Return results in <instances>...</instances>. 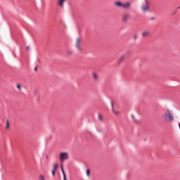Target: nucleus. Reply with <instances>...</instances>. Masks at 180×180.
Returning <instances> with one entry per match:
<instances>
[{
  "label": "nucleus",
  "instance_id": "nucleus-1",
  "mask_svg": "<svg viewBox=\"0 0 180 180\" xmlns=\"http://www.w3.org/2000/svg\"><path fill=\"white\" fill-rule=\"evenodd\" d=\"M163 117L165 119V120L168 119L169 122H174V115H172L169 109H167V113H165V115H163Z\"/></svg>",
  "mask_w": 180,
  "mask_h": 180
},
{
  "label": "nucleus",
  "instance_id": "nucleus-2",
  "mask_svg": "<svg viewBox=\"0 0 180 180\" xmlns=\"http://www.w3.org/2000/svg\"><path fill=\"white\" fill-rule=\"evenodd\" d=\"M59 160L61 162L65 161V160H68V153L65 152L60 153Z\"/></svg>",
  "mask_w": 180,
  "mask_h": 180
},
{
  "label": "nucleus",
  "instance_id": "nucleus-3",
  "mask_svg": "<svg viewBox=\"0 0 180 180\" xmlns=\"http://www.w3.org/2000/svg\"><path fill=\"white\" fill-rule=\"evenodd\" d=\"M145 6H142L141 9L143 12H147L150 9V6H148V1L145 0Z\"/></svg>",
  "mask_w": 180,
  "mask_h": 180
},
{
  "label": "nucleus",
  "instance_id": "nucleus-4",
  "mask_svg": "<svg viewBox=\"0 0 180 180\" xmlns=\"http://www.w3.org/2000/svg\"><path fill=\"white\" fill-rule=\"evenodd\" d=\"M126 57H127V53L122 55L117 61V65H120V64L124 61Z\"/></svg>",
  "mask_w": 180,
  "mask_h": 180
},
{
  "label": "nucleus",
  "instance_id": "nucleus-5",
  "mask_svg": "<svg viewBox=\"0 0 180 180\" xmlns=\"http://www.w3.org/2000/svg\"><path fill=\"white\" fill-rule=\"evenodd\" d=\"M80 44H81V41L79 38H77L76 40L75 47L77 48V49L79 50V51H82V48L79 46Z\"/></svg>",
  "mask_w": 180,
  "mask_h": 180
},
{
  "label": "nucleus",
  "instance_id": "nucleus-6",
  "mask_svg": "<svg viewBox=\"0 0 180 180\" xmlns=\"http://www.w3.org/2000/svg\"><path fill=\"white\" fill-rule=\"evenodd\" d=\"M129 17H130V15H129V13L123 14L122 15V22L126 23V22H127V19H129Z\"/></svg>",
  "mask_w": 180,
  "mask_h": 180
},
{
  "label": "nucleus",
  "instance_id": "nucleus-7",
  "mask_svg": "<svg viewBox=\"0 0 180 180\" xmlns=\"http://www.w3.org/2000/svg\"><path fill=\"white\" fill-rule=\"evenodd\" d=\"M114 5L115 6H117V8H123V3L120 1H115Z\"/></svg>",
  "mask_w": 180,
  "mask_h": 180
},
{
  "label": "nucleus",
  "instance_id": "nucleus-8",
  "mask_svg": "<svg viewBox=\"0 0 180 180\" xmlns=\"http://www.w3.org/2000/svg\"><path fill=\"white\" fill-rule=\"evenodd\" d=\"M142 37H148L150 36V31H144L141 33Z\"/></svg>",
  "mask_w": 180,
  "mask_h": 180
},
{
  "label": "nucleus",
  "instance_id": "nucleus-9",
  "mask_svg": "<svg viewBox=\"0 0 180 180\" xmlns=\"http://www.w3.org/2000/svg\"><path fill=\"white\" fill-rule=\"evenodd\" d=\"M66 0H58V4L59 5V6H60V8H63V6H64V2H65Z\"/></svg>",
  "mask_w": 180,
  "mask_h": 180
},
{
  "label": "nucleus",
  "instance_id": "nucleus-10",
  "mask_svg": "<svg viewBox=\"0 0 180 180\" xmlns=\"http://www.w3.org/2000/svg\"><path fill=\"white\" fill-rule=\"evenodd\" d=\"M130 5H131L130 3H124L122 4V8L124 9H128V8H130Z\"/></svg>",
  "mask_w": 180,
  "mask_h": 180
},
{
  "label": "nucleus",
  "instance_id": "nucleus-11",
  "mask_svg": "<svg viewBox=\"0 0 180 180\" xmlns=\"http://www.w3.org/2000/svg\"><path fill=\"white\" fill-rule=\"evenodd\" d=\"M110 103L112 107V112L115 113V115H119V111H115V109L113 108V101H111Z\"/></svg>",
  "mask_w": 180,
  "mask_h": 180
},
{
  "label": "nucleus",
  "instance_id": "nucleus-12",
  "mask_svg": "<svg viewBox=\"0 0 180 180\" xmlns=\"http://www.w3.org/2000/svg\"><path fill=\"white\" fill-rule=\"evenodd\" d=\"M60 169L62 171V174H63V176H66L65 172L64 171V167L63 166V165H60Z\"/></svg>",
  "mask_w": 180,
  "mask_h": 180
},
{
  "label": "nucleus",
  "instance_id": "nucleus-13",
  "mask_svg": "<svg viewBox=\"0 0 180 180\" xmlns=\"http://www.w3.org/2000/svg\"><path fill=\"white\" fill-rule=\"evenodd\" d=\"M60 169L62 171V174H63V176H66L65 172L64 171V167L63 166V165H60Z\"/></svg>",
  "mask_w": 180,
  "mask_h": 180
},
{
  "label": "nucleus",
  "instance_id": "nucleus-14",
  "mask_svg": "<svg viewBox=\"0 0 180 180\" xmlns=\"http://www.w3.org/2000/svg\"><path fill=\"white\" fill-rule=\"evenodd\" d=\"M58 168V165L57 163L53 164V170L57 171V169Z\"/></svg>",
  "mask_w": 180,
  "mask_h": 180
},
{
  "label": "nucleus",
  "instance_id": "nucleus-15",
  "mask_svg": "<svg viewBox=\"0 0 180 180\" xmlns=\"http://www.w3.org/2000/svg\"><path fill=\"white\" fill-rule=\"evenodd\" d=\"M93 78L95 79V81L98 80V75L93 73Z\"/></svg>",
  "mask_w": 180,
  "mask_h": 180
},
{
  "label": "nucleus",
  "instance_id": "nucleus-16",
  "mask_svg": "<svg viewBox=\"0 0 180 180\" xmlns=\"http://www.w3.org/2000/svg\"><path fill=\"white\" fill-rule=\"evenodd\" d=\"M67 54H68V56H72V51H71V50H68V51H67Z\"/></svg>",
  "mask_w": 180,
  "mask_h": 180
},
{
  "label": "nucleus",
  "instance_id": "nucleus-17",
  "mask_svg": "<svg viewBox=\"0 0 180 180\" xmlns=\"http://www.w3.org/2000/svg\"><path fill=\"white\" fill-rule=\"evenodd\" d=\"M6 129H9V122L8 120H6Z\"/></svg>",
  "mask_w": 180,
  "mask_h": 180
},
{
  "label": "nucleus",
  "instance_id": "nucleus-18",
  "mask_svg": "<svg viewBox=\"0 0 180 180\" xmlns=\"http://www.w3.org/2000/svg\"><path fill=\"white\" fill-rule=\"evenodd\" d=\"M51 174H52L53 176H56V170L53 169L51 171Z\"/></svg>",
  "mask_w": 180,
  "mask_h": 180
},
{
  "label": "nucleus",
  "instance_id": "nucleus-19",
  "mask_svg": "<svg viewBox=\"0 0 180 180\" xmlns=\"http://www.w3.org/2000/svg\"><path fill=\"white\" fill-rule=\"evenodd\" d=\"M89 172H91V170L86 169V174L87 176H89Z\"/></svg>",
  "mask_w": 180,
  "mask_h": 180
},
{
  "label": "nucleus",
  "instance_id": "nucleus-20",
  "mask_svg": "<svg viewBox=\"0 0 180 180\" xmlns=\"http://www.w3.org/2000/svg\"><path fill=\"white\" fill-rule=\"evenodd\" d=\"M137 34H135L134 35V40H137Z\"/></svg>",
  "mask_w": 180,
  "mask_h": 180
},
{
  "label": "nucleus",
  "instance_id": "nucleus-21",
  "mask_svg": "<svg viewBox=\"0 0 180 180\" xmlns=\"http://www.w3.org/2000/svg\"><path fill=\"white\" fill-rule=\"evenodd\" d=\"M16 88H17L18 89H20V84H17Z\"/></svg>",
  "mask_w": 180,
  "mask_h": 180
},
{
  "label": "nucleus",
  "instance_id": "nucleus-22",
  "mask_svg": "<svg viewBox=\"0 0 180 180\" xmlns=\"http://www.w3.org/2000/svg\"><path fill=\"white\" fill-rule=\"evenodd\" d=\"M98 120H102V116L101 115H98Z\"/></svg>",
  "mask_w": 180,
  "mask_h": 180
},
{
  "label": "nucleus",
  "instance_id": "nucleus-23",
  "mask_svg": "<svg viewBox=\"0 0 180 180\" xmlns=\"http://www.w3.org/2000/svg\"><path fill=\"white\" fill-rule=\"evenodd\" d=\"M37 68H38V66H35V68H34V71H37Z\"/></svg>",
  "mask_w": 180,
  "mask_h": 180
},
{
  "label": "nucleus",
  "instance_id": "nucleus-24",
  "mask_svg": "<svg viewBox=\"0 0 180 180\" xmlns=\"http://www.w3.org/2000/svg\"><path fill=\"white\" fill-rule=\"evenodd\" d=\"M135 123H136V124H139V123H140V122L137 121V120H134Z\"/></svg>",
  "mask_w": 180,
  "mask_h": 180
},
{
  "label": "nucleus",
  "instance_id": "nucleus-25",
  "mask_svg": "<svg viewBox=\"0 0 180 180\" xmlns=\"http://www.w3.org/2000/svg\"><path fill=\"white\" fill-rule=\"evenodd\" d=\"M63 180H67V176H63Z\"/></svg>",
  "mask_w": 180,
  "mask_h": 180
},
{
  "label": "nucleus",
  "instance_id": "nucleus-26",
  "mask_svg": "<svg viewBox=\"0 0 180 180\" xmlns=\"http://www.w3.org/2000/svg\"><path fill=\"white\" fill-rule=\"evenodd\" d=\"M155 19V18H154V17L150 18V20H154Z\"/></svg>",
  "mask_w": 180,
  "mask_h": 180
},
{
  "label": "nucleus",
  "instance_id": "nucleus-27",
  "mask_svg": "<svg viewBox=\"0 0 180 180\" xmlns=\"http://www.w3.org/2000/svg\"><path fill=\"white\" fill-rule=\"evenodd\" d=\"M46 160H49V155H46Z\"/></svg>",
  "mask_w": 180,
  "mask_h": 180
},
{
  "label": "nucleus",
  "instance_id": "nucleus-28",
  "mask_svg": "<svg viewBox=\"0 0 180 180\" xmlns=\"http://www.w3.org/2000/svg\"><path fill=\"white\" fill-rule=\"evenodd\" d=\"M37 61H38V63H40V59L38 58V59H37Z\"/></svg>",
  "mask_w": 180,
  "mask_h": 180
},
{
  "label": "nucleus",
  "instance_id": "nucleus-29",
  "mask_svg": "<svg viewBox=\"0 0 180 180\" xmlns=\"http://www.w3.org/2000/svg\"><path fill=\"white\" fill-rule=\"evenodd\" d=\"M26 50H29V46H27V47H26Z\"/></svg>",
  "mask_w": 180,
  "mask_h": 180
},
{
  "label": "nucleus",
  "instance_id": "nucleus-30",
  "mask_svg": "<svg viewBox=\"0 0 180 180\" xmlns=\"http://www.w3.org/2000/svg\"><path fill=\"white\" fill-rule=\"evenodd\" d=\"M13 55H14V57L16 58V54H15V53H13Z\"/></svg>",
  "mask_w": 180,
  "mask_h": 180
},
{
  "label": "nucleus",
  "instance_id": "nucleus-31",
  "mask_svg": "<svg viewBox=\"0 0 180 180\" xmlns=\"http://www.w3.org/2000/svg\"><path fill=\"white\" fill-rule=\"evenodd\" d=\"M131 117H133V119H134V116L131 115Z\"/></svg>",
  "mask_w": 180,
  "mask_h": 180
},
{
  "label": "nucleus",
  "instance_id": "nucleus-32",
  "mask_svg": "<svg viewBox=\"0 0 180 180\" xmlns=\"http://www.w3.org/2000/svg\"><path fill=\"white\" fill-rule=\"evenodd\" d=\"M41 1H44V0H41Z\"/></svg>",
  "mask_w": 180,
  "mask_h": 180
}]
</instances>
